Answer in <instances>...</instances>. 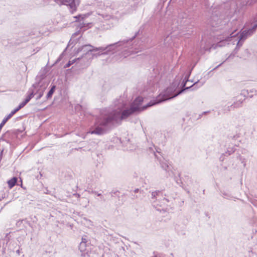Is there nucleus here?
<instances>
[{
  "instance_id": "f257e3e1",
  "label": "nucleus",
  "mask_w": 257,
  "mask_h": 257,
  "mask_svg": "<svg viewBox=\"0 0 257 257\" xmlns=\"http://www.w3.org/2000/svg\"><path fill=\"white\" fill-rule=\"evenodd\" d=\"M183 90H182L173 94L174 87H169L155 100H151L146 105L144 106H142L143 98L138 97L130 108L128 107L127 102L123 98H120L114 102L111 107L101 111L99 116L96 118L94 125L89 128L87 133L102 135L106 133L110 125L120 122L137 111L144 110L148 107L173 98L180 94Z\"/></svg>"
},
{
  "instance_id": "f03ea898",
  "label": "nucleus",
  "mask_w": 257,
  "mask_h": 257,
  "mask_svg": "<svg viewBox=\"0 0 257 257\" xmlns=\"http://www.w3.org/2000/svg\"><path fill=\"white\" fill-rule=\"evenodd\" d=\"M132 40H123L119 41L117 43L112 44L107 46L105 47H100L98 48H94L90 45H85L78 48L77 53L80 52H83L85 55L89 54V52L92 51H99L98 55H107L111 53H114V52L119 51L122 48H127L124 49L123 52L122 56L125 58L134 53H137L138 51H135L133 45L131 44L132 42Z\"/></svg>"
},
{
  "instance_id": "7ed1b4c3",
  "label": "nucleus",
  "mask_w": 257,
  "mask_h": 257,
  "mask_svg": "<svg viewBox=\"0 0 257 257\" xmlns=\"http://www.w3.org/2000/svg\"><path fill=\"white\" fill-rule=\"evenodd\" d=\"M256 25H255L254 27L251 29L244 30L240 35H238V33H236L235 32L236 30H234L233 32L229 34V37L226 36L225 37H223L222 39H220V41L215 46L214 45H212V47L209 49L204 48V50H210L212 48L215 49L217 47H222L225 46L226 44H232L233 45L236 44V47L234 49L233 53L231 54L226 58V60L232 58L234 55L237 53L238 49L242 46L243 42L248 36L251 35L255 32L256 28Z\"/></svg>"
},
{
  "instance_id": "20e7f679",
  "label": "nucleus",
  "mask_w": 257,
  "mask_h": 257,
  "mask_svg": "<svg viewBox=\"0 0 257 257\" xmlns=\"http://www.w3.org/2000/svg\"><path fill=\"white\" fill-rule=\"evenodd\" d=\"M48 61L47 62L45 67L43 69H41L39 72L36 78V82L33 85V87L36 88H39V90H44V93L45 97L48 99V90L47 87L48 86Z\"/></svg>"
},
{
  "instance_id": "39448f33",
  "label": "nucleus",
  "mask_w": 257,
  "mask_h": 257,
  "mask_svg": "<svg viewBox=\"0 0 257 257\" xmlns=\"http://www.w3.org/2000/svg\"><path fill=\"white\" fill-rule=\"evenodd\" d=\"M48 61L47 62L45 67L43 69H41L39 72L36 78V82L33 85V87L36 88H39V90H44V93L45 97L48 99V90L47 87L48 86Z\"/></svg>"
},
{
  "instance_id": "423d86ee",
  "label": "nucleus",
  "mask_w": 257,
  "mask_h": 257,
  "mask_svg": "<svg viewBox=\"0 0 257 257\" xmlns=\"http://www.w3.org/2000/svg\"><path fill=\"white\" fill-rule=\"evenodd\" d=\"M165 195L163 194L162 191H157L153 192L152 193V199H155L156 200L153 201V205L158 210H160V208H158V206L163 207L167 203L169 202L167 198L164 197Z\"/></svg>"
},
{
  "instance_id": "0eeeda50",
  "label": "nucleus",
  "mask_w": 257,
  "mask_h": 257,
  "mask_svg": "<svg viewBox=\"0 0 257 257\" xmlns=\"http://www.w3.org/2000/svg\"><path fill=\"white\" fill-rule=\"evenodd\" d=\"M17 135V134L15 130H9L2 135L0 140L6 142L11 146L12 141L16 139Z\"/></svg>"
},
{
  "instance_id": "6e6552de",
  "label": "nucleus",
  "mask_w": 257,
  "mask_h": 257,
  "mask_svg": "<svg viewBox=\"0 0 257 257\" xmlns=\"http://www.w3.org/2000/svg\"><path fill=\"white\" fill-rule=\"evenodd\" d=\"M61 4L66 5L69 7L71 13L76 12L79 5L80 0H57Z\"/></svg>"
},
{
  "instance_id": "1a4fd4ad",
  "label": "nucleus",
  "mask_w": 257,
  "mask_h": 257,
  "mask_svg": "<svg viewBox=\"0 0 257 257\" xmlns=\"http://www.w3.org/2000/svg\"><path fill=\"white\" fill-rule=\"evenodd\" d=\"M100 16L105 21H109L110 20H117L121 17V15L118 14V11L111 13L109 14H101Z\"/></svg>"
},
{
  "instance_id": "9d476101",
  "label": "nucleus",
  "mask_w": 257,
  "mask_h": 257,
  "mask_svg": "<svg viewBox=\"0 0 257 257\" xmlns=\"http://www.w3.org/2000/svg\"><path fill=\"white\" fill-rule=\"evenodd\" d=\"M160 162L161 167L168 173V175H172L173 174L172 166L169 162L165 160L164 159L163 160H160Z\"/></svg>"
},
{
  "instance_id": "9b49d317",
  "label": "nucleus",
  "mask_w": 257,
  "mask_h": 257,
  "mask_svg": "<svg viewBox=\"0 0 257 257\" xmlns=\"http://www.w3.org/2000/svg\"><path fill=\"white\" fill-rule=\"evenodd\" d=\"M29 94L27 96L26 98L25 99V100L23 101V102L26 105L30 100L34 97V92L33 91H31V89H30L28 91Z\"/></svg>"
},
{
  "instance_id": "f8f14e48",
  "label": "nucleus",
  "mask_w": 257,
  "mask_h": 257,
  "mask_svg": "<svg viewBox=\"0 0 257 257\" xmlns=\"http://www.w3.org/2000/svg\"><path fill=\"white\" fill-rule=\"evenodd\" d=\"M25 105H26L23 102H21L19 105L16 108L13 110L9 115L12 117L17 112L24 107Z\"/></svg>"
},
{
  "instance_id": "ddd939ff",
  "label": "nucleus",
  "mask_w": 257,
  "mask_h": 257,
  "mask_svg": "<svg viewBox=\"0 0 257 257\" xmlns=\"http://www.w3.org/2000/svg\"><path fill=\"white\" fill-rule=\"evenodd\" d=\"M18 178L16 177H13L8 181V184L10 188H12L17 183Z\"/></svg>"
},
{
  "instance_id": "4468645a",
  "label": "nucleus",
  "mask_w": 257,
  "mask_h": 257,
  "mask_svg": "<svg viewBox=\"0 0 257 257\" xmlns=\"http://www.w3.org/2000/svg\"><path fill=\"white\" fill-rule=\"evenodd\" d=\"M244 99V98L238 99L230 107L233 106L234 108L240 107Z\"/></svg>"
},
{
  "instance_id": "2eb2a0df",
  "label": "nucleus",
  "mask_w": 257,
  "mask_h": 257,
  "mask_svg": "<svg viewBox=\"0 0 257 257\" xmlns=\"http://www.w3.org/2000/svg\"><path fill=\"white\" fill-rule=\"evenodd\" d=\"M250 55V53H249V51L248 49H245L244 50V51L241 54V55L240 56V58L243 59H246L248 58L249 57Z\"/></svg>"
},
{
  "instance_id": "dca6fc26",
  "label": "nucleus",
  "mask_w": 257,
  "mask_h": 257,
  "mask_svg": "<svg viewBox=\"0 0 257 257\" xmlns=\"http://www.w3.org/2000/svg\"><path fill=\"white\" fill-rule=\"evenodd\" d=\"M82 222L83 224H84L85 226L89 227L90 226H93V223L92 222L86 218H84L83 220L82 221Z\"/></svg>"
},
{
  "instance_id": "f3484780",
  "label": "nucleus",
  "mask_w": 257,
  "mask_h": 257,
  "mask_svg": "<svg viewBox=\"0 0 257 257\" xmlns=\"http://www.w3.org/2000/svg\"><path fill=\"white\" fill-rule=\"evenodd\" d=\"M75 110L77 112H82L84 113L85 112V108H83L82 105L77 104L75 107Z\"/></svg>"
},
{
  "instance_id": "a211bd4d",
  "label": "nucleus",
  "mask_w": 257,
  "mask_h": 257,
  "mask_svg": "<svg viewBox=\"0 0 257 257\" xmlns=\"http://www.w3.org/2000/svg\"><path fill=\"white\" fill-rule=\"evenodd\" d=\"M90 193L94 194L96 196L100 197L101 200L105 201V199L104 198L103 195L101 193H99L95 191L92 190L91 191L89 192Z\"/></svg>"
},
{
  "instance_id": "6ab92c4d",
  "label": "nucleus",
  "mask_w": 257,
  "mask_h": 257,
  "mask_svg": "<svg viewBox=\"0 0 257 257\" xmlns=\"http://www.w3.org/2000/svg\"><path fill=\"white\" fill-rule=\"evenodd\" d=\"M87 244H84L83 242H80L79 248L81 252H83L86 250Z\"/></svg>"
},
{
  "instance_id": "aec40b11",
  "label": "nucleus",
  "mask_w": 257,
  "mask_h": 257,
  "mask_svg": "<svg viewBox=\"0 0 257 257\" xmlns=\"http://www.w3.org/2000/svg\"><path fill=\"white\" fill-rule=\"evenodd\" d=\"M205 83V80L200 81V80L197 81V82H195L193 85H191L190 86H188L186 87L184 90L187 89L189 88L190 87L193 86L194 85L198 84L199 86H202L204 83Z\"/></svg>"
},
{
  "instance_id": "412c9836",
  "label": "nucleus",
  "mask_w": 257,
  "mask_h": 257,
  "mask_svg": "<svg viewBox=\"0 0 257 257\" xmlns=\"http://www.w3.org/2000/svg\"><path fill=\"white\" fill-rule=\"evenodd\" d=\"M190 73H191V71H189L187 72V73L186 74V75L185 76V78H184V81L183 82V83H182V85H183V87L185 86L186 82L188 81L186 79L189 77V75H190Z\"/></svg>"
},
{
  "instance_id": "4be33fe9",
  "label": "nucleus",
  "mask_w": 257,
  "mask_h": 257,
  "mask_svg": "<svg viewBox=\"0 0 257 257\" xmlns=\"http://www.w3.org/2000/svg\"><path fill=\"white\" fill-rule=\"evenodd\" d=\"M76 61V60H73L72 61H69L66 65L65 67H70L72 64H73Z\"/></svg>"
},
{
  "instance_id": "5701e85b",
  "label": "nucleus",
  "mask_w": 257,
  "mask_h": 257,
  "mask_svg": "<svg viewBox=\"0 0 257 257\" xmlns=\"http://www.w3.org/2000/svg\"><path fill=\"white\" fill-rule=\"evenodd\" d=\"M55 89V86H53L49 90V97L53 93Z\"/></svg>"
},
{
  "instance_id": "b1692460",
  "label": "nucleus",
  "mask_w": 257,
  "mask_h": 257,
  "mask_svg": "<svg viewBox=\"0 0 257 257\" xmlns=\"http://www.w3.org/2000/svg\"><path fill=\"white\" fill-rule=\"evenodd\" d=\"M82 199L85 201V203L83 204V206L86 207L88 205L89 202L88 199L84 198H83Z\"/></svg>"
},
{
  "instance_id": "393cba45",
  "label": "nucleus",
  "mask_w": 257,
  "mask_h": 257,
  "mask_svg": "<svg viewBox=\"0 0 257 257\" xmlns=\"http://www.w3.org/2000/svg\"><path fill=\"white\" fill-rule=\"evenodd\" d=\"M86 17L85 15H78L74 18L76 19V21H77L80 18H81L82 19H83Z\"/></svg>"
},
{
  "instance_id": "a878e982",
  "label": "nucleus",
  "mask_w": 257,
  "mask_h": 257,
  "mask_svg": "<svg viewBox=\"0 0 257 257\" xmlns=\"http://www.w3.org/2000/svg\"><path fill=\"white\" fill-rule=\"evenodd\" d=\"M81 242H83L84 244H87V240L85 238L82 237Z\"/></svg>"
},
{
  "instance_id": "bb28decb",
  "label": "nucleus",
  "mask_w": 257,
  "mask_h": 257,
  "mask_svg": "<svg viewBox=\"0 0 257 257\" xmlns=\"http://www.w3.org/2000/svg\"><path fill=\"white\" fill-rule=\"evenodd\" d=\"M73 196L76 197L77 199L80 198V195L77 193H74L73 194Z\"/></svg>"
},
{
  "instance_id": "cd10ccee",
  "label": "nucleus",
  "mask_w": 257,
  "mask_h": 257,
  "mask_svg": "<svg viewBox=\"0 0 257 257\" xmlns=\"http://www.w3.org/2000/svg\"><path fill=\"white\" fill-rule=\"evenodd\" d=\"M255 25H256V27H257V17L256 18H254V21H253V27L252 28L254 27V26Z\"/></svg>"
},
{
  "instance_id": "c85d7f7f",
  "label": "nucleus",
  "mask_w": 257,
  "mask_h": 257,
  "mask_svg": "<svg viewBox=\"0 0 257 257\" xmlns=\"http://www.w3.org/2000/svg\"><path fill=\"white\" fill-rule=\"evenodd\" d=\"M134 192L135 193H139V192H140V193H141V191L140 190V189H135V190L134 191Z\"/></svg>"
},
{
  "instance_id": "c756f323",
  "label": "nucleus",
  "mask_w": 257,
  "mask_h": 257,
  "mask_svg": "<svg viewBox=\"0 0 257 257\" xmlns=\"http://www.w3.org/2000/svg\"><path fill=\"white\" fill-rule=\"evenodd\" d=\"M223 63V62H222L221 63H220L219 65H218V66H217L216 67H215L213 70H215V69H216L217 68H218L219 67H220L222 64Z\"/></svg>"
},
{
  "instance_id": "7c9ffc66",
  "label": "nucleus",
  "mask_w": 257,
  "mask_h": 257,
  "mask_svg": "<svg viewBox=\"0 0 257 257\" xmlns=\"http://www.w3.org/2000/svg\"><path fill=\"white\" fill-rule=\"evenodd\" d=\"M249 91H250V92H251V93L255 92V93L257 94V91H256V90H254V89H251V90H250Z\"/></svg>"
},
{
  "instance_id": "2f4dec72",
  "label": "nucleus",
  "mask_w": 257,
  "mask_h": 257,
  "mask_svg": "<svg viewBox=\"0 0 257 257\" xmlns=\"http://www.w3.org/2000/svg\"><path fill=\"white\" fill-rule=\"evenodd\" d=\"M4 149H3L1 151V153H0V157H2V155H3V152H4Z\"/></svg>"
},
{
  "instance_id": "473e14b6",
  "label": "nucleus",
  "mask_w": 257,
  "mask_h": 257,
  "mask_svg": "<svg viewBox=\"0 0 257 257\" xmlns=\"http://www.w3.org/2000/svg\"><path fill=\"white\" fill-rule=\"evenodd\" d=\"M86 25H87H87H89V24H83V25H82V26H81V28L85 27H86V26H85Z\"/></svg>"
},
{
  "instance_id": "72a5a7b5",
  "label": "nucleus",
  "mask_w": 257,
  "mask_h": 257,
  "mask_svg": "<svg viewBox=\"0 0 257 257\" xmlns=\"http://www.w3.org/2000/svg\"><path fill=\"white\" fill-rule=\"evenodd\" d=\"M23 221L27 222V223H28V224L29 225V226H31V224H30V223L29 221H27L26 220H23Z\"/></svg>"
},
{
  "instance_id": "f704fd0d",
  "label": "nucleus",
  "mask_w": 257,
  "mask_h": 257,
  "mask_svg": "<svg viewBox=\"0 0 257 257\" xmlns=\"http://www.w3.org/2000/svg\"><path fill=\"white\" fill-rule=\"evenodd\" d=\"M78 32L75 33L73 35L72 37H74L75 36H76V35H78Z\"/></svg>"
},
{
  "instance_id": "c9c22d12",
  "label": "nucleus",
  "mask_w": 257,
  "mask_h": 257,
  "mask_svg": "<svg viewBox=\"0 0 257 257\" xmlns=\"http://www.w3.org/2000/svg\"><path fill=\"white\" fill-rule=\"evenodd\" d=\"M16 252H17L18 254H20V249H18V250L16 251Z\"/></svg>"
},
{
  "instance_id": "e433bc0d",
  "label": "nucleus",
  "mask_w": 257,
  "mask_h": 257,
  "mask_svg": "<svg viewBox=\"0 0 257 257\" xmlns=\"http://www.w3.org/2000/svg\"><path fill=\"white\" fill-rule=\"evenodd\" d=\"M35 219H36V216H34V219L32 218V219H33V222H34L35 221Z\"/></svg>"
},
{
  "instance_id": "4c0bfd02",
  "label": "nucleus",
  "mask_w": 257,
  "mask_h": 257,
  "mask_svg": "<svg viewBox=\"0 0 257 257\" xmlns=\"http://www.w3.org/2000/svg\"><path fill=\"white\" fill-rule=\"evenodd\" d=\"M77 150H81V148H79L78 149H76Z\"/></svg>"
},
{
  "instance_id": "58836bf2",
  "label": "nucleus",
  "mask_w": 257,
  "mask_h": 257,
  "mask_svg": "<svg viewBox=\"0 0 257 257\" xmlns=\"http://www.w3.org/2000/svg\"><path fill=\"white\" fill-rule=\"evenodd\" d=\"M20 181H21V185H22V179H21V180H20ZM21 186L22 187V186Z\"/></svg>"
},
{
  "instance_id": "ea45409f",
  "label": "nucleus",
  "mask_w": 257,
  "mask_h": 257,
  "mask_svg": "<svg viewBox=\"0 0 257 257\" xmlns=\"http://www.w3.org/2000/svg\"><path fill=\"white\" fill-rule=\"evenodd\" d=\"M41 96H42V95L40 93V94H39V97H41Z\"/></svg>"
},
{
  "instance_id": "a19ab883",
  "label": "nucleus",
  "mask_w": 257,
  "mask_h": 257,
  "mask_svg": "<svg viewBox=\"0 0 257 257\" xmlns=\"http://www.w3.org/2000/svg\"><path fill=\"white\" fill-rule=\"evenodd\" d=\"M207 112H208L204 111L203 113H207Z\"/></svg>"
},
{
  "instance_id": "79ce46f5",
  "label": "nucleus",
  "mask_w": 257,
  "mask_h": 257,
  "mask_svg": "<svg viewBox=\"0 0 257 257\" xmlns=\"http://www.w3.org/2000/svg\"><path fill=\"white\" fill-rule=\"evenodd\" d=\"M54 1L56 2L57 3H58V2H57V0H54Z\"/></svg>"
}]
</instances>
